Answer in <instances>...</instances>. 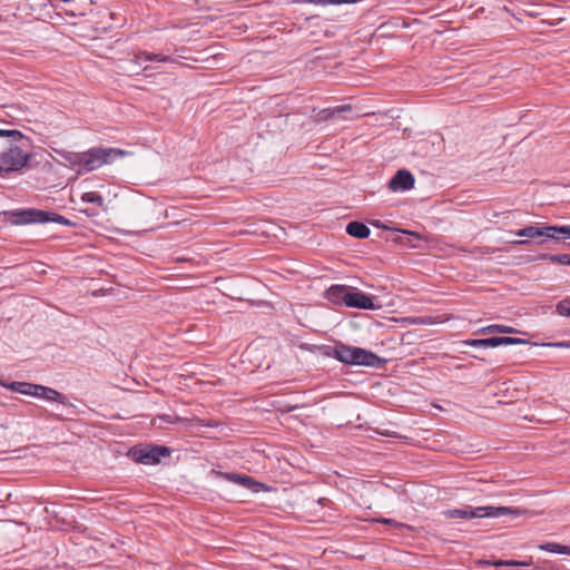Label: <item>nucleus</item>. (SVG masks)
<instances>
[{
	"instance_id": "nucleus-7",
	"label": "nucleus",
	"mask_w": 570,
	"mask_h": 570,
	"mask_svg": "<svg viewBox=\"0 0 570 570\" xmlns=\"http://www.w3.org/2000/svg\"><path fill=\"white\" fill-rule=\"evenodd\" d=\"M347 307L374 311L379 306L374 304L373 297L368 294L363 293L357 288H351L348 291L346 305Z\"/></svg>"
},
{
	"instance_id": "nucleus-16",
	"label": "nucleus",
	"mask_w": 570,
	"mask_h": 570,
	"mask_svg": "<svg viewBox=\"0 0 570 570\" xmlns=\"http://www.w3.org/2000/svg\"><path fill=\"white\" fill-rule=\"evenodd\" d=\"M60 156L70 164V166L78 171L83 170V151L75 153V151H62Z\"/></svg>"
},
{
	"instance_id": "nucleus-17",
	"label": "nucleus",
	"mask_w": 570,
	"mask_h": 570,
	"mask_svg": "<svg viewBox=\"0 0 570 570\" xmlns=\"http://www.w3.org/2000/svg\"><path fill=\"white\" fill-rule=\"evenodd\" d=\"M2 386L7 387L10 391L24 394V395H31V392L33 390L35 384L28 383V382H9V383H0Z\"/></svg>"
},
{
	"instance_id": "nucleus-18",
	"label": "nucleus",
	"mask_w": 570,
	"mask_h": 570,
	"mask_svg": "<svg viewBox=\"0 0 570 570\" xmlns=\"http://www.w3.org/2000/svg\"><path fill=\"white\" fill-rule=\"evenodd\" d=\"M478 333H481V334H491V333L514 334V333H519V330H517L512 326L503 325V324H491V325L481 327L478 331Z\"/></svg>"
},
{
	"instance_id": "nucleus-14",
	"label": "nucleus",
	"mask_w": 570,
	"mask_h": 570,
	"mask_svg": "<svg viewBox=\"0 0 570 570\" xmlns=\"http://www.w3.org/2000/svg\"><path fill=\"white\" fill-rule=\"evenodd\" d=\"M346 233L352 237L364 239L370 236L371 229L364 223L355 220L347 224Z\"/></svg>"
},
{
	"instance_id": "nucleus-29",
	"label": "nucleus",
	"mask_w": 570,
	"mask_h": 570,
	"mask_svg": "<svg viewBox=\"0 0 570 570\" xmlns=\"http://www.w3.org/2000/svg\"><path fill=\"white\" fill-rule=\"evenodd\" d=\"M342 344L343 343L338 342L333 346H331V345L323 346L322 347L323 355L337 360V355H335V353L341 351Z\"/></svg>"
},
{
	"instance_id": "nucleus-27",
	"label": "nucleus",
	"mask_w": 570,
	"mask_h": 570,
	"mask_svg": "<svg viewBox=\"0 0 570 570\" xmlns=\"http://www.w3.org/2000/svg\"><path fill=\"white\" fill-rule=\"evenodd\" d=\"M531 564H532L531 561H518V560H500L494 563L495 567H508V568L530 567Z\"/></svg>"
},
{
	"instance_id": "nucleus-31",
	"label": "nucleus",
	"mask_w": 570,
	"mask_h": 570,
	"mask_svg": "<svg viewBox=\"0 0 570 570\" xmlns=\"http://www.w3.org/2000/svg\"><path fill=\"white\" fill-rule=\"evenodd\" d=\"M377 522L383 523V524L393 525V527H396V528L402 527V524L399 523L394 519L381 518V519L377 520Z\"/></svg>"
},
{
	"instance_id": "nucleus-30",
	"label": "nucleus",
	"mask_w": 570,
	"mask_h": 570,
	"mask_svg": "<svg viewBox=\"0 0 570 570\" xmlns=\"http://www.w3.org/2000/svg\"><path fill=\"white\" fill-rule=\"evenodd\" d=\"M308 3L330 6V4H343V3H355L357 0H306Z\"/></svg>"
},
{
	"instance_id": "nucleus-23",
	"label": "nucleus",
	"mask_w": 570,
	"mask_h": 570,
	"mask_svg": "<svg viewBox=\"0 0 570 570\" xmlns=\"http://www.w3.org/2000/svg\"><path fill=\"white\" fill-rule=\"evenodd\" d=\"M529 341L519 337L494 336V347L501 345H525Z\"/></svg>"
},
{
	"instance_id": "nucleus-2",
	"label": "nucleus",
	"mask_w": 570,
	"mask_h": 570,
	"mask_svg": "<svg viewBox=\"0 0 570 570\" xmlns=\"http://www.w3.org/2000/svg\"><path fill=\"white\" fill-rule=\"evenodd\" d=\"M522 511L519 508L512 507H463L450 509L444 512L449 519H474V518H500L504 515L519 517Z\"/></svg>"
},
{
	"instance_id": "nucleus-13",
	"label": "nucleus",
	"mask_w": 570,
	"mask_h": 570,
	"mask_svg": "<svg viewBox=\"0 0 570 570\" xmlns=\"http://www.w3.org/2000/svg\"><path fill=\"white\" fill-rule=\"evenodd\" d=\"M514 235L519 236V237H525V238H540V237L548 238L549 230H548V226H542V227L527 226L524 228H521V229L514 232Z\"/></svg>"
},
{
	"instance_id": "nucleus-4",
	"label": "nucleus",
	"mask_w": 570,
	"mask_h": 570,
	"mask_svg": "<svg viewBox=\"0 0 570 570\" xmlns=\"http://www.w3.org/2000/svg\"><path fill=\"white\" fill-rule=\"evenodd\" d=\"M126 153L118 148L94 147L83 151V170L94 171L104 165L110 164Z\"/></svg>"
},
{
	"instance_id": "nucleus-22",
	"label": "nucleus",
	"mask_w": 570,
	"mask_h": 570,
	"mask_svg": "<svg viewBox=\"0 0 570 570\" xmlns=\"http://www.w3.org/2000/svg\"><path fill=\"white\" fill-rule=\"evenodd\" d=\"M158 419L164 422H167V423L181 424L186 428L193 426L194 422H199V420L180 417L178 415H170V414H161L158 416Z\"/></svg>"
},
{
	"instance_id": "nucleus-8",
	"label": "nucleus",
	"mask_w": 570,
	"mask_h": 570,
	"mask_svg": "<svg viewBox=\"0 0 570 570\" xmlns=\"http://www.w3.org/2000/svg\"><path fill=\"white\" fill-rule=\"evenodd\" d=\"M414 176L406 169H399L390 179L387 186L392 191L410 190L414 186Z\"/></svg>"
},
{
	"instance_id": "nucleus-3",
	"label": "nucleus",
	"mask_w": 570,
	"mask_h": 570,
	"mask_svg": "<svg viewBox=\"0 0 570 570\" xmlns=\"http://www.w3.org/2000/svg\"><path fill=\"white\" fill-rule=\"evenodd\" d=\"M337 361L347 365L370 366L380 368L384 361L375 353L362 347L342 344L341 351L336 352Z\"/></svg>"
},
{
	"instance_id": "nucleus-12",
	"label": "nucleus",
	"mask_w": 570,
	"mask_h": 570,
	"mask_svg": "<svg viewBox=\"0 0 570 570\" xmlns=\"http://www.w3.org/2000/svg\"><path fill=\"white\" fill-rule=\"evenodd\" d=\"M225 479L253 491H258V488L263 485L253 478L238 473H226Z\"/></svg>"
},
{
	"instance_id": "nucleus-25",
	"label": "nucleus",
	"mask_w": 570,
	"mask_h": 570,
	"mask_svg": "<svg viewBox=\"0 0 570 570\" xmlns=\"http://www.w3.org/2000/svg\"><path fill=\"white\" fill-rule=\"evenodd\" d=\"M81 200L83 203L95 204L101 208L105 206V200H104L102 196L96 191L83 193L81 196Z\"/></svg>"
},
{
	"instance_id": "nucleus-20",
	"label": "nucleus",
	"mask_w": 570,
	"mask_h": 570,
	"mask_svg": "<svg viewBox=\"0 0 570 570\" xmlns=\"http://www.w3.org/2000/svg\"><path fill=\"white\" fill-rule=\"evenodd\" d=\"M538 548L542 551L558 554H569L570 556V546H564L557 542H544L538 546Z\"/></svg>"
},
{
	"instance_id": "nucleus-26",
	"label": "nucleus",
	"mask_w": 570,
	"mask_h": 570,
	"mask_svg": "<svg viewBox=\"0 0 570 570\" xmlns=\"http://www.w3.org/2000/svg\"><path fill=\"white\" fill-rule=\"evenodd\" d=\"M541 259H548L551 263H558L561 265H569L570 266V254H558V255H542Z\"/></svg>"
},
{
	"instance_id": "nucleus-28",
	"label": "nucleus",
	"mask_w": 570,
	"mask_h": 570,
	"mask_svg": "<svg viewBox=\"0 0 570 570\" xmlns=\"http://www.w3.org/2000/svg\"><path fill=\"white\" fill-rule=\"evenodd\" d=\"M556 309L561 316L570 317V297L561 299L557 304Z\"/></svg>"
},
{
	"instance_id": "nucleus-21",
	"label": "nucleus",
	"mask_w": 570,
	"mask_h": 570,
	"mask_svg": "<svg viewBox=\"0 0 570 570\" xmlns=\"http://www.w3.org/2000/svg\"><path fill=\"white\" fill-rule=\"evenodd\" d=\"M23 135L16 129H0V153L6 148V144L11 138L12 140H21Z\"/></svg>"
},
{
	"instance_id": "nucleus-5",
	"label": "nucleus",
	"mask_w": 570,
	"mask_h": 570,
	"mask_svg": "<svg viewBox=\"0 0 570 570\" xmlns=\"http://www.w3.org/2000/svg\"><path fill=\"white\" fill-rule=\"evenodd\" d=\"M17 140H9L0 153V174L2 171H18L26 166L29 155L21 147L14 145Z\"/></svg>"
},
{
	"instance_id": "nucleus-9",
	"label": "nucleus",
	"mask_w": 570,
	"mask_h": 570,
	"mask_svg": "<svg viewBox=\"0 0 570 570\" xmlns=\"http://www.w3.org/2000/svg\"><path fill=\"white\" fill-rule=\"evenodd\" d=\"M31 396L47 400L50 402H58L61 404H67V397L63 394H61L60 392H58L55 389H51V387H48L45 385H40V384H35L33 390L31 392Z\"/></svg>"
},
{
	"instance_id": "nucleus-32",
	"label": "nucleus",
	"mask_w": 570,
	"mask_h": 570,
	"mask_svg": "<svg viewBox=\"0 0 570 570\" xmlns=\"http://www.w3.org/2000/svg\"><path fill=\"white\" fill-rule=\"evenodd\" d=\"M414 323L415 324H421V325H429V324H433V321H432L431 316H425V317H420Z\"/></svg>"
},
{
	"instance_id": "nucleus-6",
	"label": "nucleus",
	"mask_w": 570,
	"mask_h": 570,
	"mask_svg": "<svg viewBox=\"0 0 570 570\" xmlns=\"http://www.w3.org/2000/svg\"><path fill=\"white\" fill-rule=\"evenodd\" d=\"M132 455L138 463L154 465L158 464L161 458L169 456L170 450L164 445H146L134 449Z\"/></svg>"
},
{
	"instance_id": "nucleus-33",
	"label": "nucleus",
	"mask_w": 570,
	"mask_h": 570,
	"mask_svg": "<svg viewBox=\"0 0 570 570\" xmlns=\"http://www.w3.org/2000/svg\"><path fill=\"white\" fill-rule=\"evenodd\" d=\"M508 243L511 245H525L529 243V239L509 240Z\"/></svg>"
},
{
	"instance_id": "nucleus-24",
	"label": "nucleus",
	"mask_w": 570,
	"mask_h": 570,
	"mask_svg": "<svg viewBox=\"0 0 570 570\" xmlns=\"http://www.w3.org/2000/svg\"><path fill=\"white\" fill-rule=\"evenodd\" d=\"M462 344L471 347H494V337L469 338L463 341Z\"/></svg>"
},
{
	"instance_id": "nucleus-10",
	"label": "nucleus",
	"mask_w": 570,
	"mask_h": 570,
	"mask_svg": "<svg viewBox=\"0 0 570 570\" xmlns=\"http://www.w3.org/2000/svg\"><path fill=\"white\" fill-rule=\"evenodd\" d=\"M350 286L332 285L325 293V297L335 305H346Z\"/></svg>"
},
{
	"instance_id": "nucleus-11",
	"label": "nucleus",
	"mask_w": 570,
	"mask_h": 570,
	"mask_svg": "<svg viewBox=\"0 0 570 570\" xmlns=\"http://www.w3.org/2000/svg\"><path fill=\"white\" fill-rule=\"evenodd\" d=\"M352 112V106L351 105H342L336 106L333 108H326L318 112L320 120H328L333 118H341L343 120L351 119V117H347L346 114Z\"/></svg>"
},
{
	"instance_id": "nucleus-15",
	"label": "nucleus",
	"mask_w": 570,
	"mask_h": 570,
	"mask_svg": "<svg viewBox=\"0 0 570 570\" xmlns=\"http://www.w3.org/2000/svg\"><path fill=\"white\" fill-rule=\"evenodd\" d=\"M134 61L140 66L142 62L146 61L169 62L171 61V58L163 53H149L147 51H139L135 55Z\"/></svg>"
},
{
	"instance_id": "nucleus-1",
	"label": "nucleus",
	"mask_w": 570,
	"mask_h": 570,
	"mask_svg": "<svg viewBox=\"0 0 570 570\" xmlns=\"http://www.w3.org/2000/svg\"><path fill=\"white\" fill-rule=\"evenodd\" d=\"M6 218L12 225H29V224H46L57 223L62 226H71L72 223L62 215L57 213L37 209V208H21L14 210L3 212Z\"/></svg>"
},
{
	"instance_id": "nucleus-19",
	"label": "nucleus",
	"mask_w": 570,
	"mask_h": 570,
	"mask_svg": "<svg viewBox=\"0 0 570 570\" xmlns=\"http://www.w3.org/2000/svg\"><path fill=\"white\" fill-rule=\"evenodd\" d=\"M549 239H570V226L563 225V226H548Z\"/></svg>"
},
{
	"instance_id": "nucleus-34",
	"label": "nucleus",
	"mask_w": 570,
	"mask_h": 570,
	"mask_svg": "<svg viewBox=\"0 0 570 570\" xmlns=\"http://www.w3.org/2000/svg\"><path fill=\"white\" fill-rule=\"evenodd\" d=\"M558 345L559 346H569L568 344H562V343H559Z\"/></svg>"
}]
</instances>
